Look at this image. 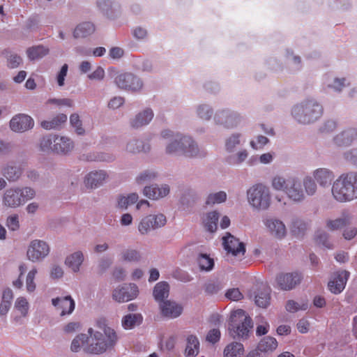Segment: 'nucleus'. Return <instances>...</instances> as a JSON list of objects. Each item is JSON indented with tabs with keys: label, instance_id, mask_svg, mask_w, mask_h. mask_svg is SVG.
I'll list each match as a JSON object with an SVG mask.
<instances>
[{
	"label": "nucleus",
	"instance_id": "44",
	"mask_svg": "<svg viewBox=\"0 0 357 357\" xmlns=\"http://www.w3.org/2000/svg\"><path fill=\"white\" fill-rule=\"evenodd\" d=\"M314 240L319 246L324 248L331 250L334 248L333 243L328 234L324 231H317Z\"/></svg>",
	"mask_w": 357,
	"mask_h": 357
},
{
	"label": "nucleus",
	"instance_id": "38",
	"mask_svg": "<svg viewBox=\"0 0 357 357\" xmlns=\"http://www.w3.org/2000/svg\"><path fill=\"white\" fill-rule=\"evenodd\" d=\"M169 286L166 282H158L153 291V297L159 303L165 301V299L169 296Z\"/></svg>",
	"mask_w": 357,
	"mask_h": 357
},
{
	"label": "nucleus",
	"instance_id": "27",
	"mask_svg": "<svg viewBox=\"0 0 357 357\" xmlns=\"http://www.w3.org/2000/svg\"><path fill=\"white\" fill-rule=\"evenodd\" d=\"M97 6L109 18H114L120 11V4L115 0H97Z\"/></svg>",
	"mask_w": 357,
	"mask_h": 357
},
{
	"label": "nucleus",
	"instance_id": "19",
	"mask_svg": "<svg viewBox=\"0 0 357 357\" xmlns=\"http://www.w3.org/2000/svg\"><path fill=\"white\" fill-rule=\"evenodd\" d=\"M239 120L240 116L237 113L227 109L218 111L214 116V121L217 124L228 128L236 126Z\"/></svg>",
	"mask_w": 357,
	"mask_h": 357
},
{
	"label": "nucleus",
	"instance_id": "14",
	"mask_svg": "<svg viewBox=\"0 0 357 357\" xmlns=\"http://www.w3.org/2000/svg\"><path fill=\"white\" fill-rule=\"evenodd\" d=\"M114 82L118 87L132 91H139L143 86L139 78L128 73H117L114 77Z\"/></svg>",
	"mask_w": 357,
	"mask_h": 357
},
{
	"label": "nucleus",
	"instance_id": "53",
	"mask_svg": "<svg viewBox=\"0 0 357 357\" xmlns=\"http://www.w3.org/2000/svg\"><path fill=\"white\" fill-rule=\"evenodd\" d=\"M158 177V173L154 170H145L136 177V182L142 185L155 180Z\"/></svg>",
	"mask_w": 357,
	"mask_h": 357
},
{
	"label": "nucleus",
	"instance_id": "6",
	"mask_svg": "<svg viewBox=\"0 0 357 357\" xmlns=\"http://www.w3.org/2000/svg\"><path fill=\"white\" fill-rule=\"evenodd\" d=\"M36 195L31 187H11L6 189L2 195V205L7 208H17L33 199Z\"/></svg>",
	"mask_w": 357,
	"mask_h": 357
},
{
	"label": "nucleus",
	"instance_id": "32",
	"mask_svg": "<svg viewBox=\"0 0 357 357\" xmlns=\"http://www.w3.org/2000/svg\"><path fill=\"white\" fill-rule=\"evenodd\" d=\"M96 31L95 25L90 22H84L77 24L73 31L75 39L86 38Z\"/></svg>",
	"mask_w": 357,
	"mask_h": 357
},
{
	"label": "nucleus",
	"instance_id": "54",
	"mask_svg": "<svg viewBox=\"0 0 357 357\" xmlns=\"http://www.w3.org/2000/svg\"><path fill=\"white\" fill-rule=\"evenodd\" d=\"M270 301V291L264 288L255 296V303L261 307H266Z\"/></svg>",
	"mask_w": 357,
	"mask_h": 357
},
{
	"label": "nucleus",
	"instance_id": "17",
	"mask_svg": "<svg viewBox=\"0 0 357 357\" xmlns=\"http://www.w3.org/2000/svg\"><path fill=\"white\" fill-rule=\"evenodd\" d=\"M9 126L15 132H24L33 128L34 121L27 114H19L10 119Z\"/></svg>",
	"mask_w": 357,
	"mask_h": 357
},
{
	"label": "nucleus",
	"instance_id": "9",
	"mask_svg": "<svg viewBox=\"0 0 357 357\" xmlns=\"http://www.w3.org/2000/svg\"><path fill=\"white\" fill-rule=\"evenodd\" d=\"M50 244L41 239L31 241L27 246L26 257L32 263H39L46 259L50 253Z\"/></svg>",
	"mask_w": 357,
	"mask_h": 357
},
{
	"label": "nucleus",
	"instance_id": "22",
	"mask_svg": "<svg viewBox=\"0 0 357 357\" xmlns=\"http://www.w3.org/2000/svg\"><path fill=\"white\" fill-rule=\"evenodd\" d=\"M85 260L84 252L76 250L68 254L64 259V265L73 273H79Z\"/></svg>",
	"mask_w": 357,
	"mask_h": 357
},
{
	"label": "nucleus",
	"instance_id": "13",
	"mask_svg": "<svg viewBox=\"0 0 357 357\" xmlns=\"http://www.w3.org/2000/svg\"><path fill=\"white\" fill-rule=\"evenodd\" d=\"M138 287L133 283L123 284L116 287L112 291V298L122 303L134 300L139 295Z\"/></svg>",
	"mask_w": 357,
	"mask_h": 357
},
{
	"label": "nucleus",
	"instance_id": "37",
	"mask_svg": "<svg viewBox=\"0 0 357 357\" xmlns=\"http://www.w3.org/2000/svg\"><path fill=\"white\" fill-rule=\"evenodd\" d=\"M139 199V195L135 193H130L126 195H119L116 198V206L121 210H126L130 206L135 204Z\"/></svg>",
	"mask_w": 357,
	"mask_h": 357
},
{
	"label": "nucleus",
	"instance_id": "29",
	"mask_svg": "<svg viewBox=\"0 0 357 357\" xmlns=\"http://www.w3.org/2000/svg\"><path fill=\"white\" fill-rule=\"evenodd\" d=\"M153 116V110L150 108H146L137 113L135 117L131 119V126L136 128L144 126L151 121Z\"/></svg>",
	"mask_w": 357,
	"mask_h": 357
},
{
	"label": "nucleus",
	"instance_id": "64",
	"mask_svg": "<svg viewBox=\"0 0 357 357\" xmlns=\"http://www.w3.org/2000/svg\"><path fill=\"white\" fill-rule=\"evenodd\" d=\"M344 160L357 166V148L352 149L344 153Z\"/></svg>",
	"mask_w": 357,
	"mask_h": 357
},
{
	"label": "nucleus",
	"instance_id": "40",
	"mask_svg": "<svg viewBox=\"0 0 357 357\" xmlns=\"http://www.w3.org/2000/svg\"><path fill=\"white\" fill-rule=\"evenodd\" d=\"M245 348L240 342H231L227 344L223 351L224 357H241L243 355Z\"/></svg>",
	"mask_w": 357,
	"mask_h": 357
},
{
	"label": "nucleus",
	"instance_id": "60",
	"mask_svg": "<svg viewBox=\"0 0 357 357\" xmlns=\"http://www.w3.org/2000/svg\"><path fill=\"white\" fill-rule=\"evenodd\" d=\"M47 103L58 107H73L74 106V102L70 98H51L47 100Z\"/></svg>",
	"mask_w": 357,
	"mask_h": 357
},
{
	"label": "nucleus",
	"instance_id": "5",
	"mask_svg": "<svg viewBox=\"0 0 357 357\" xmlns=\"http://www.w3.org/2000/svg\"><path fill=\"white\" fill-rule=\"evenodd\" d=\"M247 202L252 210H268L272 203V194L269 188L263 183H257L246 190Z\"/></svg>",
	"mask_w": 357,
	"mask_h": 357
},
{
	"label": "nucleus",
	"instance_id": "61",
	"mask_svg": "<svg viewBox=\"0 0 357 357\" xmlns=\"http://www.w3.org/2000/svg\"><path fill=\"white\" fill-rule=\"evenodd\" d=\"M68 70V64L65 63L62 66L59 72L56 75V83L59 87H62L65 84V79L67 76Z\"/></svg>",
	"mask_w": 357,
	"mask_h": 357
},
{
	"label": "nucleus",
	"instance_id": "1",
	"mask_svg": "<svg viewBox=\"0 0 357 357\" xmlns=\"http://www.w3.org/2000/svg\"><path fill=\"white\" fill-rule=\"evenodd\" d=\"M98 330L92 328L85 334L77 335L71 342L70 350L78 352L82 348L91 354H100L112 349L118 342L116 331L111 327L105 319L100 318L96 321Z\"/></svg>",
	"mask_w": 357,
	"mask_h": 357
},
{
	"label": "nucleus",
	"instance_id": "30",
	"mask_svg": "<svg viewBox=\"0 0 357 357\" xmlns=\"http://www.w3.org/2000/svg\"><path fill=\"white\" fill-rule=\"evenodd\" d=\"M351 219L352 217L349 213H344L337 218L327 220L326 221V227L329 231H336L349 225L351 223Z\"/></svg>",
	"mask_w": 357,
	"mask_h": 357
},
{
	"label": "nucleus",
	"instance_id": "28",
	"mask_svg": "<svg viewBox=\"0 0 357 357\" xmlns=\"http://www.w3.org/2000/svg\"><path fill=\"white\" fill-rule=\"evenodd\" d=\"M184 150L182 156L186 158H201L205 155L204 151L201 150L197 143L189 136L184 139Z\"/></svg>",
	"mask_w": 357,
	"mask_h": 357
},
{
	"label": "nucleus",
	"instance_id": "62",
	"mask_svg": "<svg viewBox=\"0 0 357 357\" xmlns=\"http://www.w3.org/2000/svg\"><path fill=\"white\" fill-rule=\"evenodd\" d=\"M268 142V139L264 136L259 135L255 140H251L250 145L255 150L263 148Z\"/></svg>",
	"mask_w": 357,
	"mask_h": 357
},
{
	"label": "nucleus",
	"instance_id": "47",
	"mask_svg": "<svg viewBox=\"0 0 357 357\" xmlns=\"http://www.w3.org/2000/svg\"><path fill=\"white\" fill-rule=\"evenodd\" d=\"M227 195L225 191H219L216 192L210 193L206 199V204L208 206H213L215 204H220L225 202L227 199Z\"/></svg>",
	"mask_w": 357,
	"mask_h": 357
},
{
	"label": "nucleus",
	"instance_id": "3",
	"mask_svg": "<svg viewBox=\"0 0 357 357\" xmlns=\"http://www.w3.org/2000/svg\"><path fill=\"white\" fill-rule=\"evenodd\" d=\"M331 192L335 200L340 202L357 199V172L342 174L333 183Z\"/></svg>",
	"mask_w": 357,
	"mask_h": 357
},
{
	"label": "nucleus",
	"instance_id": "11",
	"mask_svg": "<svg viewBox=\"0 0 357 357\" xmlns=\"http://www.w3.org/2000/svg\"><path fill=\"white\" fill-rule=\"evenodd\" d=\"M31 310L29 299L24 296H20L14 301L11 321L17 325L23 324L28 319Z\"/></svg>",
	"mask_w": 357,
	"mask_h": 357
},
{
	"label": "nucleus",
	"instance_id": "7",
	"mask_svg": "<svg viewBox=\"0 0 357 357\" xmlns=\"http://www.w3.org/2000/svg\"><path fill=\"white\" fill-rule=\"evenodd\" d=\"M252 328L251 319L244 310L238 309L231 312L229 333L233 338H247Z\"/></svg>",
	"mask_w": 357,
	"mask_h": 357
},
{
	"label": "nucleus",
	"instance_id": "43",
	"mask_svg": "<svg viewBox=\"0 0 357 357\" xmlns=\"http://www.w3.org/2000/svg\"><path fill=\"white\" fill-rule=\"evenodd\" d=\"M22 169L13 165H6L2 169V174L10 181H17L22 175Z\"/></svg>",
	"mask_w": 357,
	"mask_h": 357
},
{
	"label": "nucleus",
	"instance_id": "2",
	"mask_svg": "<svg viewBox=\"0 0 357 357\" xmlns=\"http://www.w3.org/2000/svg\"><path fill=\"white\" fill-rule=\"evenodd\" d=\"M271 186L275 191L284 192L294 202H301L305 199L301 179L293 174H277L271 178Z\"/></svg>",
	"mask_w": 357,
	"mask_h": 357
},
{
	"label": "nucleus",
	"instance_id": "34",
	"mask_svg": "<svg viewBox=\"0 0 357 357\" xmlns=\"http://www.w3.org/2000/svg\"><path fill=\"white\" fill-rule=\"evenodd\" d=\"M356 135L354 129H348L337 134L334 137V143L337 146H347L351 144Z\"/></svg>",
	"mask_w": 357,
	"mask_h": 357
},
{
	"label": "nucleus",
	"instance_id": "48",
	"mask_svg": "<svg viewBox=\"0 0 357 357\" xmlns=\"http://www.w3.org/2000/svg\"><path fill=\"white\" fill-rule=\"evenodd\" d=\"M324 84L328 88L336 91H341L342 88L347 84L346 79H339L332 77H327Z\"/></svg>",
	"mask_w": 357,
	"mask_h": 357
},
{
	"label": "nucleus",
	"instance_id": "10",
	"mask_svg": "<svg viewBox=\"0 0 357 357\" xmlns=\"http://www.w3.org/2000/svg\"><path fill=\"white\" fill-rule=\"evenodd\" d=\"M166 223L167 218L163 213H151L140 220L137 229L141 235H147L152 231L163 227Z\"/></svg>",
	"mask_w": 357,
	"mask_h": 357
},
{
	"label": "nucleus",
	"instance_id": "18",
	"mask_svg": "<svg viewBox=\"0 0 357 357\" xmlns=\"http://www.w3.org/2000/svg\"><path fill=\"white\" fill-rule=\"evenodd\" d=\"M349 276L350 273L346 270L333 273L328 284L330 291L335 294L341 293L344 289Z\"/></svg>",
	"mask_w": 357,
	"mask_h": 357
},
{
	"label": "nucleus",
	"instance_id": "31",
	"mask_svg": "<svg viewBox=\"0 0 357 357\" xmlns=\"http://www.w3.org/2000/svg\"><path fill=\"white\" fill-rule=\"evenodd\" d=\"M278 346V343L275 338L266 336L259 341L256 349L266 356L275 351Z\"/></svg>",
	"mask_w": 357,
	"mask_h": 357
},
{
	"label": "nucleus",
	"instance_id": "4",
	"mask_svg": "<svg viewBox=\"0 0 357 357\" xmlns=\"http://www.w3.org/2000/svg\"><path fill=\"white\" fill-rule=\"evenodd\" d=\"M323 114L322 106L314 99H305L292 107L291 115L299 123L309 124Z\"/></svg>",
	"mask_w": 357,
	"mask_h": 357
},
{
	"label": "nucleus",
	"instance_id": "20",
	"mask_svg": "<svg viewBox=\"0 0 357 357\" xmlns=\"http://www.w3.org/2000/svg\"><path fill=\"white\" fill-rule=\"evenodd\" d=\"M51 302L61 317L71 314L75 308V302L70 296L54 298Z\"/></svg>",
	"mask_w": 357,
	"mask_h": 357
},
{
	"label": "nucleus",
	"instance_id": "35",
	"mask_svg": "<svg viewBox=\"0 0 357 357\" xmlns=\"http://www.w3.org/2000/svg\"><path fill=\"white\" fill-rule=\"evenodd\" d=\"M186 347L184 351L185 357H196L199 352V342L195 335H188L186 339Z\"/></svg>",
	"mask_w": 357,
	"mask_h": 357
},
{
	"label": "nucleus",
	"instance_id": "8",
	"mask_svg": "<svg viewBox=\"0 0 357 357\" xmlns=\"http://www.w3.org/2000/svg\"><path fill=\"white\" fill-rule=\"evenodd\" d=\"M161 138L165 141V153L170 156H182L184 150V139L186 135L169 130L161 132Z\"/></svg>",
	"mask_w": 357,
	"mask_h": 357
},
{
	"label": "nucleus",
	"instance_id": "51",
	"mask_svg": "<svg viewBox=\"0 0 357 357\" xmlns=\"http://www.w3.org/2000/svg\"><path fill=\"white\" fill-rule=\"evenodd\" d=\"M303 188H304L305 196L306 195L308 196L314 195L317 190V186L315 183V181L312 176H305L302 181Z\"/></svg>",
	"mask_w": 357,
	"mask_h": 357
},
{
	"label": "nucleus",
	"instance_id": "36",
	"mask_svg": "<svg viewBox=\"0 0 357 357\" xmlns=\"http://www.w3.org/2000/svg\"><path fill=\"white\" fill-rule=\"evenodd\" d=\"M141 314H128L121 319V326L125 330H131L142 322Z\"/></svg>",
	"mask_w": 357,
	"mask_h": 357
},
{
	"label": "nucleus",
	"instance_id": "26",
	"mask_svg": "<svg viewBox=\"0 0 357 357\" xmlns=\"http://www.w3.org/2000/svg\"><path fill=\"white\" fill-rule=\"evenodd\" d=\"M312 178L321 187H328L335 178L333 171L327 168H318L313 171Z\"/></svg>",
	"mask_w": 357,
	"mask_h": 357
},
{
	"label": "nucleus",
	"instance_id": "41",
	"mask_svg": "<svg viewBox=\"0 0 357 357\" xmlns=\"http://www.w3.org/2000/svg\"><path fill=\"white\" fill-rule=\"evenodd\" d=\"M38 274V269L33 267L26 274L25 278V289L29 294H33L37 289V283L36 282V277Z\"/></svg>",
	"mask_w": 357,
	"mask_h": 357
},
{
	"label": "nucleus",
	"instance_id": "56",
	"mask_svg": "<svg viewBox=\"0 0 357 357\" xmlns=\"http://www.w3.org/2000/svg\"><path fill=\"white\" fill-rule=\"evenodd\" d=\"M144 150L143 142L141 140L132 139L127 143L126 151L130 153H135Z\"/></svg>",
	"mask_w": 357,
	"mask_h": 357
},
{
	"label": "nucleus",
	"instance_id": "46",
	"mask_svg": "<svg viewBox=\"0 0 357 357\" xmlns=\"http://www.w3.org/2000/svg\"><path fill=\"white\" fill-rule=\"evenodd\" d=\"M248 155L249 153L248 150L243 149L229 156L227 160L230 165H239L248 159Z\"/></svg>",
	"mask_w": 357,
	"mask_h": 357
},
{
	"label": "nucleus",
	"instance_id": "50",
	"mask_svg": "<svg viewBox=\"0 0 357 357\" xmlns=\"http://www.w3.org/2000/svg\"><path fill=\"white\" fill-rule=\"evenodd\" d=\"M197 262L202 271H210L214 266L213 259L206 254H201L197 259Z\"/></svg>",
	"mask_w": 357,
	"mask_h": 357
},
{
	"label": "nucleus",
	"instance_id": "39",
	"mask_svg": "<svg viewBox=\"0 0 357 357\" xmlns=\"http://www.w3.org/2000/svg\"><path fill=\"white\" fill-rule=\"evenodd\" d=\"M142 258L140 251L135 248H129L123 250L120 254L121 261L129 263H137Z\"/></svg>",
	"mask_w": 357,
	"mask_h": 357
},
{
	"label": "nucleus",
	"instance_id": "21",
	"mask_svg": "<svg viewBox=\"0 0 357 357\" xmlns=\"http://www.w3.org/2000/svg\"><path fill=\"white\" fill-rule=\"evenodd\" d=\"M264 224L269 234L277 239H282L287 235V228L284 222L277 218H268Z\"/></svg>",
	"mask_w": 357,
	"mask_h": 357
},
{
	"label": "nucleus",
	"instance_id": "15",
	"mask_svg": "<svg viewBox=\"0 0 357 357\" xmlns=\"http://www.w3.org/2000/svg\"><path fill=\"white\" fill-rule=\"evenodd\" d=\"M109 178L104 169H95L88 172L84 178V185L87 189H97L102 186Z\"/></svg>",
	"mask_w": 357,
	"mask_h": 357
},
{
	"label": "nucleus",
	"instance_id": "49",
	"mask_svg": "<svg viewBox=\"0 0 357 357\" xmlns=\"http://www.w3.org/2000/svg\"><path fill=\"white\" fill-rule=\"evenodd\" d=\"M54 135H48L43 137L39 143L40 151L43 153H54Z\"/></svg>",
	"mask_w": 357,
	"mask_h": 357
},
{
	"label": "nucleus",
	"instance_id": "33",
	"mask_svg": "<svg viewBox=\"0 0 357 357\" xmlns=\"http://www.w3.org/2000/svg\"><path fill=\"white\" fill-rule=\"evenodd\" d=\"M245 143V139L241 133L234 132L225 140V149L229 153H234L238 146Z\"/></svg>",
	"mask_w": 357,
	"mask_h": 357
},
{
	"label": "nucleus",
	"instance_id": "57",
	"mask_svg": "<svg viewBox=\"0 0 357 357\" xmlns=\"http://www.w3.org/2000/svg\"><path fill=\"white\" fill-rule=\"evenodd\" d=\"M197 113L200 119L209 120L212 116L213 111L210 106L207 105H200L197 109Z\"/></svg>",
	"mask_w": 357,
	"mask_h": 357
},
{
	"label": "nucleus",
	"instance_id": "45",
	"mask_svg": "<svg viewBox=\"0 0 357 357\" xmlns=\"http://www.w3.org/2000/svg\"><path fill=\"white\" fill-rule=\"evenodd\" d=\"M219 214L216 211L208 213L204 218V225L206 230L214 232L217 229Z\"/></svg>",
	"mask_w": 357,
	"mask_h": 357
},
{
	"label": "nucleus",
	"instance_id": "59",
	"mask_svg": "<svg viewBox=\"0 0 357 357\" xmlns=\"http://www.w3.org/2000/svg\"><path fill=\"white\" fill-rule=\"evenodd\" d=\"M296 328L300 333H307L311 328V323L308 318L303 317L296 324Z\"/></svg>",
	"mask_w": 357,
	"mask_h": 357
},
{
	"label": "nucleus",
	"instance_id": "25",
	"mask_svg": "<svg viewBox=\"0 0 357 357\" xmlns=\"http://www.w3.org/2000/svg\"><path fill=\"white\" fill-rule=\"evenodd\" d=\"M54 153L60 155L70 153L75 147L73 141L68 137L54 135Z\"/></svg>",
	"mask_w": 357,
	"mask_h": 357
},
{
	"label": "nucleus",
	"instance_id": "63",
	"mask_svg": "<svg viewBox=\"0 0 357 357\" xmlns=\"http://www.w3.org/2000/svg\"><path fill=\"white\" fill-rule=\"evenodd\" d=\"M22 62V58L16 54H10L7 58V65L10 68H17Z\"/></svg>",
	"mask_w": 357,
	"mask_h": 357
},
{
	"label": "nucleus",
	"instance_id": "55",
	"mask_svg": "<svg viewBox=\"0 0 357 357\" xmlns=\"http://www.w3.org/2000/svg\"><path fill=\"white\" fill-rule=\"evenodd\" d=\"M308 307L307 302H296L293 300H289L287 302L285 308L287 311L291 313H295L298 311L306 310Z\"/></svg>",
	"mask_w": 357,
	"mask_h": 357
},
{
	"label": "nucleus",
	"instance_id": "24",
	"mask_svg": "<svg viewBox=\"0 0 357 357\" xmlns=\"http://www.w3.org/2000/svg\"><path fill=\"white\" fill-rule=\"evenodd\" d=\"M301 275L297 273H282L278 276L277 283L280 288L283 290H290L300 283Z\"/></svg>",
	"mask_w": 357,
	"mask_h": 357
},
{
	"label": "nucleus",
	"instance_id": "23",
	"mask_svg": "<svg viewBox=\"0 0 357 357\" xmlns=\"http://www.w3.org/2000/svg\"><path fill=\"white\" fill-rule=\"evenodd\" d=\"M169 192L170 188L167 184L148 185L143 189V195L152 200L162 199L167 197Z\"/></svg>",
	"mask_w": 357,
	"mask_h": 357
},
{
	"label": "nucleus",
	"instance_id": "16",
	"mask_svg": "<svg viewBox=\"0 0 357 357\" xmlns=\"http://www.w3.org/2000/svg\"><path fill=\"white\" fill-rule=\"evenodd\" d=\"M160 315L167 319H174L179 317L183 312L182 303L172 300H165L159 303Z\"/></svg>",
	"mask_w": 357,
	"mask_h": 357
},
{
	"label": "nucleus",
	"instance_id": "42",
	"mask_svg": "<svg viewBox=\"0 0 357 357\" xmlns=\"http://www.w3.org/2000/svg\"><path fill=\"white\" fill-rule=\"evenodd\" d=\"M49 53V49L42 45L31 47L26 50L29 59L31 61L42 59Z\"/></svg>",
	"mask_w": 357,
	"mask_h": 357
},
{
	"label": "nucleus",
	"instance_id": "12",
	"mask_svg": "<svg viewBox=\"0 0 357 357\" xmlns=\"http://www.w3.org/2000/svg\"><path fill=\"white\" fill-rule=\"evenodd\" d=\"M222 245L227 252L228 258H230L231 260L233 258H236L237 260H241L243 258L245 252L244 243L233 235L227 234L222 238Z\"/></svg>",
	"mask_w": 357,
	"mask_h": 357
},
{
	"label": "nucleus",
	"instance_id": "58",
	"mask_svg": "<svg viewBox=\"0 0 357 357\" xmlns=\"http://www.w3.org/2000/svg\"><path fill=\"white\" fill-rule=\"evenodd\" d=\"M6 226L10 231H17L20 229V218L16 213L9 215L6 219Z\"/></svg>",
	"mask_w": 357,
	"mask_h": 357
},
{
	"label": "nucleus",
	"instance_id": "52",
	"mask_svg": "<svg viewBox=\"0 0 357 357\" xmlns=\"http://www.w3.org/2000/svg\"><path fill=\"white\" fill-rule=\"evenodd\" d=\"M70 124L77 135H83L85 134L86 130L78 114L74 113L70 116Z\"/></svg>",
	"mask_w": 357,
	"mask_h": 357
}]
</instances>
